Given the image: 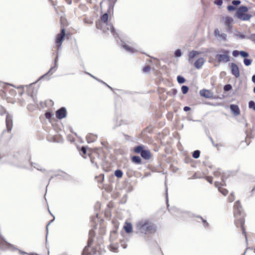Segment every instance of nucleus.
<instances>
[{"mask_svg":"<svg viewBox=\"0 0 255 255\" xmlns=\"http://www.w3.org/2000/svg\"><path fill=\"white\" fill-rule=\"evenodd\" d=\"M246 214L244 212L241 203L237 201L234 206V216L235 218V224L236 227L239 229L247 239V233L245 228Z\"/></svg>","mask_w":255,"mask_h":255,"instance_id":"nucleus-1","label":"nucleus"},{"mask_svg":"<svg viewBox=\"0 0 255 255\" xmlns=\"http://www.w3.org/2000/svg\"><path fill=\"white\" fill-rule=\"evenodd\" d=\"M137 233L141 235H150L156 232V225L149 220H145L139 222L136 225Z\"/></svg>","mask_w":255,"mask_h":255,"instance_id":"nucleus-2","label":"nucleus"},{"mask_svg":"<svg viewBox=\"0 0 255 255\" xmlns=\"http://www.w3.org/2000/svg\"><path fill=\"white\" fill-rule=\"evenodd\" d=\"M248 11V8L247 7L242 6L237 9L235 16L241 20H248L251 18V15L247 13Z\"/></svg>","mask_w":255,"mask_h":255,"instance_id":"nucleus-3","label":"nucleus"},{"mask_svg":"<svg viewBox=\"0 0 255 255\" xmlns=\"http://www.w3.org/2000/svg\"><path fill=\"white\" fill-rule=\"evenodd\" d=\"M220 53L216 56V58L219 62L227 63L230 61V51L227 50L221 49Z\"/></svg>","mask_w":255,"mask_h":255,"instance_id":"nucleus-4","label":"nucleus"},{"mask_svg":"<svg viewBox=\"0 0 255 255\" xmlns=\"http://www.w3.org/2000/svg\"><path fill=\"white\" fill-rule=\"evenodd\" d=\"M65 29L64 28H62L61 29V31L59 33L57 34L56 38H55V44L56 47V49L58 50L62 45V42L64 40V38L65 37Z\"/></svg>","mask_w":255,"mask_h":255,"instance_id":"nucleus-5","label":"nucleus"},{"mask_svg":"<svg viewBox=\"0 0 255 255\" xmlns=\"http://www.w3.org/2000/svg\"><path fill=\"white\" fill-rule=\"evenodd\" d=\"M134 151L140 153L141 157L145 159H149L151 157V153L149 150H144L142 146H137L134 149Z\"/></svg>","mask_w":255,"mask_h":255,"instance_id":"nucleus-6","label":"nucleus"},{"mask_svg":"<svg viewBox=\"0 0 255 255\" xmlns=\"http://www.w3.org/2000/svg\"><path fill=\"white\" fill-rule=\"evenodd\" d=\"M93 241L94 238L89 237L87 245L84 249L82 255H93L95 253V250L91 248Z\"/></svg>","mask_w":255,"mask_h":255,"instance_id":"nucleus-7","label":"nucleus"},{"mask_svg":"<svg viewBox=\"0 0 255 255\" xmlns=\"http://www.w3.org/2000/svg\"><path fill=\"white\" fill-rule=\"evenodd\" d=\"M215 186L217 187L219 191L224 196H226L228 193V190L223 186H226L225 181L223 182H215Z\"/></svg>","mask_w":255,"mask_h":255,"instance_id":"nucleus-8","label":"nucleus"},{"mask_svg":"<svg viewBox=\"0 0 255 255\" xmlns=\"http://www.w3.org/2000/svg\"><path fill=\"white\" fill-rule=\"evenodd\" d=\"M67 111L65 108L62 107L56 112V117L58 119H62L66 117Z\"/></svg>","mask_w":255,"mask_h":255,"instance_id":"nucleus-9","label":"nucleus"},{"mask_svg":"<svg viewBox=\"0 0 255 255\" xmlns=\"http://www.w3.org/2000/svg\"><path fill=\"white\" fill-rule=\"evenodd\" d=\"M5 123L7 131L10 132L13 126V121L12 117L9 114L6 115Z\"/></svg>","mask_w":255,"mask_h":255,"instance_id":"nucleus-10","label":"nucleus"},{"mask_svg":"<svg viewBox=\"0 0 255 255\" xmlns=\"http://www.w3.org/2000/svg\"><path fill=\"white\" fill-rule=\"evenodd\" d=\"M200 94L202 97L206 98H212L213 97V92L209 90L203 89L200 91Z\"/></svg>","mask_w":255,"mask_h":255,"instance_id":"nucleus-11","label":"nucleus"},{"mask_svg":"<svg viewBox=\"0 0 255 255\" xmlns=\"http://www.w3.org/2000/svg\"><path fill=\"white\" fill-rule=\"evenodd\" d=\"M213 175L215 177H220L222 180L221 182L224 183L225 179V175L224 173L221 171L220 169H217L213 172Z\"/></svg>","mask_w":255,"mask_h":255,"instance_id":"nucleus-12","label":"nucleus"},{"mask_svg":"<svg viewBox=\"0 0 255 255\" xmlns=\"http://www.w3.org/2000/svg\"><path fill=\"white\" fill-rule=\"evenodd\" d=\"M231 71L233 75H234L236 78L240 77V71L239 67L235 63H232L231 65Z\"/></svg>","mask_w":255,"mask_h":255,"instance_id":"nucleus-13","label":"nucleus"},{"mask_svg":"<svg viewBox=\"0 0 255 255\" xmlns=\"http://www.w3.org/2000/svg\"><path fill=\"white\" fill-rule=\"evenodd\" d=\"M201 53L200 52L195 51V50H192L191 51H190L188 53V61L190 63L192 64L193 62L194 58L195 57H196L197 55L200 54Z\"/></svg>","mask_w":255,"mask_h":255,"instance_id":"nucleus-14","label":"nucleus"},{"mask_svg":"<svg viewBox=\"0 0 255 255\" xmlns=\"http://www.w3.org/2000/svg\"><path fill=\"white\" fill-rule=\"evenodd\" d=\"M223 19L225 24L229 28V29H231L232 28V23L234 21L233 18L230 16H225L223 17Z\"/></svg>","mask_w":255,"mask_h":255,"instance_id":"nucleus-15","label":"nucleus"},{"mask_svg":"<svg viewBox=\"0 0 255 255\" xmlns=\"http://www.w3.org/2000/svg\"><path fill=\"white\" fill-rule=\"evenodd\" d=\"M205 59L203 58H198L194 63V66L197 69L201 68L204 65Z\"/></svg>","mask_w":255,"mask_h":255,"instance_id":"nucleus-16","label":"nucleus"},{"mask_svg":"<svg viewBox=\"0 0 255 255\" xmlns=\"http://www.w3.org/2000/svg\"><path fill=\"white\" fill-rule=\"evenodd\" d=\"M230 109L232 112L235 115L238 116L240 114V110L239 107L236 105H231Z\"/></svg>","mask_w":255,"mask_h":255,"instance_id":"nucleus-17","label":"nucleus"},{"mask_svg":"<svg viewBox=\"0 0 255 255\" xmlns=\"http://www.w3.org/2000/svg\"><path fill=\"white\" fill-rule=\"evenodd\" d=\"M124 229L126 233H130L132 231V226L131 223L126 222L124 226Z\"/></svg>","mask_w":255,"mask_h":255,"instance_id":"nucleus-18","label":"nucleus"},{"mask_svg":"<svg viewBox=\"0 0 255 255\" xmlns=\"http://www.w3.org/2000/svg\"><path fill=\"white\" fill-rule=\"evenodd\" d=\"M60 23H61V29L62 28L65 27V26H66L68 25V23L67 21V19L63 17H61L60 18Z\"/></svg>","mask_w":255,"mask_h":255,"instance_id":"nucleus-19","label":"nucleus"},{"mask_svg":"<svg viewBox=\"0 0 255 255\" xmlns=\"http://www.w3.org/2000/svg\"><path fill=\"white\" fill-rule=\"evenodd\" d=\"M131 160L133 162L136 164H141V159L140 157L138 156H134L131 158Z\"/></svg>","mask_w":255,"mask_h":255,"instance_id":"nucleus-20","label":"nucleus"},{"mask_svg":"<svg viewBox=\"0 0 255 255\" xmlns=\"http://www.w3.org/2000/svg\"><path fill=\"white\" fill-rule=\"evenodd\" d=\"M109 15L107 13H104L102 16H101V20L102 21H103L104 23H106V24L108 23V19Z\"/></svg>","mask_w":255,"mask_h":255,"instance_id":"nucleus-21","label":"nucleus"},{"mask_svg":"<svg viewBox=\"0 0 255 255\" xmlns=\"http://www.w3.org/2000/svg\"><path fill=\"white\" fill-rule=\"evenodd\" d=\"M115 175L118 178H121L123 175V173L121 170H117L115 172Z\"/></svg>","mask_w":255,"mask_h":255,"instance_id":"nucleus-22","label":"nucleus"},{"mask_svg":"<svg viewBox=\"0 0 255 255\" xmlns=\"http://www.w3.org/2000/svg\"><path fill=\"white\" fill-rule=\"evenodd\" d=\"M118 247L117 245L111 244L110 246V248L111 251L114 252H117V251L118 250Z\"/></svg>","mask_w":255,"mask_h":255,"instance_id":"nucleus-23","label":"nucleus"},{"mask_svg":"<svg viewBox=\"0 0 255 255\" xmlns=\"http://www.w3.org/2000/svg\"><path fill=\"white\" fill-rule=\"evenodd\" d=\"M235 199V195L233 193H231L230 195L229 196L228 198V201L229 202H233Z\"/></svg>","mask_w":255,"mask_h":255,"instance_id":"nucleus-24","label":"nucleus"},{"mask_svg":"<svg viewBox=\"0 0 255 255\" xmlns=\"http://www.w3.org/2000/svg\"><path fill=\"white\" fill-rule=\"evenodd\" d=\"M200 151L197 150L193 152L192 156L194 158H198L200 156Z\"/></svg>","mask_w":255,"mask_h":255,"instance_id":"nucleus-25","label":"nucleus"},{"mask_svg":"<svg viewBox=\"0 0 255 255\" xmlns=\"http://www.w3.org/2000/svg\"><path fill=\"white\" fill-rule=\"evenodd\" d=\"M83 20L85 23L88 24H91L93 23V20L90 18L85 17L84 18Z\"/></svg>","mask_w":255,"mask_h":255,"instance_id":"nucleus-26","label":"nucleus"},{"mask_svg":"<svg viewBox=\"0 0 255 255\" xmlns=\"http://www.w3.org/2000/svg\"><path fill=\"white\" fill-rule=\"evenodd\" d=\"M177 81L180 84H182L185 82V79L183 77L178 76L177 77Z\"/></svg>","mask_w":255,"mask_h":255,"instance_id":"nucleus-27","label":"nucleus"},{"mask_svg":"<svg viewBox=\"0 0 255 255\" xmlns=\"http://www.w3.org/2000/svg\"><path fill=\"white\" fill-rule=\"evenodd\" d=\"M189 88L186 86H183L181 88V91L183 94H185L188 91Z\"/></svg>","mask_w":255,"mask_h":255,"instance_id":"nucleus-28","label":"nucleus"},{"mask_svg":"<svg viewBox=\"0 0 255 255\" xmlns=\"http://www.w3.org/2000/svg\"><path fill=\"white\" fill-rule=\"evenodd\" d=\"M249 107L251 109H253L255 111V103L253 101H251L249 103Z\"/></svg>","mask_w":255,"mask_h":255,"instance_id":"nucleus-29","label":"nucleus"},{"mask_svg":"<svg viewBox=\"0 0 255 255\" xmlns=\"http://www.w3.org/2000/svg\"><path fill=\"white\" fill-rule=\"evenodd\" d=\"M81 154H82V156L86 157V148L85 147H82L81 149Z\"/></svg>","mask_w":255,"mask_h":255,"instance_id":"nucleus-30","label":"nucleus"},{"mask_svg":"<svg viewBox=\"0 0 255 255\" xmlns=\"http://www.w3.org/2000/svg\"><path fill=\"white\" fill-rule=\"evenodd\" d=\"M53 116V114L51 112H46L45 114V116L46 118L49 119V120L52 118V117Z\"/></svg>","mask_w":255,"mask_h":255,"instance_id":"nucleus-31","label":"nucleus"},{"mask_svg":"<svg viewBox=\"0 0 255 255\" xmlns=\"http://www.w3.org/2000/svg\"><path fill=\"white\" fill-rule=\"evenodd\" d=\"M244 64H245V65L246 66H249L252 63V60H250V59H245L244 60Z\"/></svg>","mask_w":255,"mask_h":255,"instance_id":"nucleus-32","label":"nucleus"},{"mask_svg":"<svg viewBox=\"0 0 255 255\" xmlns=\"http://www.w3.org/2000/svg\"><path fill=\"white\" fill-rule=\"evenodd\" d=\"M199 218L201 219L203 224V225L205 227H208L209 226V224L208 223V222L206 221V220H204L202 217H199Z\"/></svg>","mask_w":255,"mask_h":255,"instance_id":"nucleus-33","label":"nucleus"},{"mask_svg":"<svg viewBox=\"0 0 255 255\" xmlns=\"http://www.w3.org/2000/svg\"><path fill=\"white\" fill-rule=\"evenodd\" d=\"M240 54L244 57H247L249 56V54L246 51H241L240 52Z\"/></svg>","mask_w":255,"mask_h":255,"instance_id":"nucleus-34","label":"nucleus"},{"mask_svg":"<svg viewBox=\"0 0 255 255\" xmlns=\"http://www.w3.org/2000/svg\"><path fill=\"white\" fill-rule=\"evenodd\" d=\"M231 89H232V86L230 84L226 85L224 87V89L226 91H230V90H231Z\"/></svg>","mask_w":255,"mask_h":255,"instance_id":"nucleus-35","label":"nucleus"},{"mask_svg":"<svg viewBox=\"0 0 255 255\" xmlns=\"http://www.w3.org/2000/svg\"><path fill=\"white\" fill-rule=\"evenodd\" d=\"M214 3L218 6H221V5H222V4L223 3V0H215V1H214Z\"/></svg>","mask_w":255,"mask_h":255,"instance_id":"nucleus-36","label":"nucleus"},{"mask_svg":"<svg viewBox=\"0 0 255 255\" xmlns=\"http://www.w3.org/2000/svg\"><path fill=\"white\" fill-rule=\"evenodd\" d=\"M150 70V66L149 65L145 66L143 67L142 70L144 72H148Z\"/></svg>","mask_w":255,"mask_h":255,"instance_id":"nucleus-37","label":"nucleus"},{"mask_svg":"<svg viewBox=\"0 0 255 255\" xmlns=\"http://www.w3.org/2000/svg\"><path fill=\"white\" fill-rule=\"evenodd\" d=\"M95 236V232L94 230H90L89 233V237L94 238Z\"/></svg>","mask_w":255,"mask_h":255,"instance_id":"nucleus-38","label":"nucleus"},{"mask_svg":"<svg viewBox=\"0 0 255 255\" xmlns=\"http://www.w3.org/2000/svg\"><path fill=\"white\" fill-rule=\"evenodd\" d=\"M206 180L209 182L210 183L212 184L213 182V178L212 176H206L205 177Z\"/></svg>","mask_w":255,"mask_h":255,"instance_id":"nucleus-39","label":"nucleus"},{"mask_svg":"<svg viewBox=\"0 0 255 255\" xmlns=\"http://www.w3.org/2000/svg\"><path fill=\"white\" fill-rule=\"evenodd\" d=\"M221 39L223 40H226V34L225 33H221L220 36H219Z\"/></svg>","mask_w":255,"mask_h":255,"instance_id":"nucleus-40","label":"nucleus"},{"mask_svg":"<svg viewBox=\"0 0 255 255\" xmlns=\"http://www.w3.org/2000/svg\"><path fill=\"white\" fill-rule=\"evenodd\" d=\"M235 7L233 6V5H228L227 6V9L228 10V11H234L235 10Z\"/></svg>","mask_w":255,"mask_h":255,"instance_id":"nucleus-41","label":"nucleus"},{"mask_svg":"<svg viewBox=\"0 0 255 255\" xmlns=\"http://www.w3.org/2000/svg\"><path fill=\"white\" fill-rule=\"evenodd\" d=\"M232 4L235 5H238L241 3V1L239 0H235L232 1Z\"/></svg>","mask_w":255,"mask_h":255,"instance_id":"nucleus-42","label":"nucleus"},{"mask_svg":"<svg viewBox=\"0 0 255 255\" xmlns=\"http://www.w3.org/2000/svg\"><path fill=\"white\" fill-rule=\"evenodd\" d=\"M220 31L218 29H216L214 30V34L216 37H219L220 35Z\"/></svg>","mask_w":255,"mask_h":255,"instance_id":"nucleus-43","label":"nucleus"},{"mask_svg":"<svg viewBox=\"0 0 255 255\" xmlns=\"http://www.w3.org/2000/svg\"><path fill=\"white\" fill-rule=\"evenodd\" d=\"M124 47L126 49H127V50H128V51H130L131 52H133V49L132 48H131V47H129V46H127V45H124Z\"/></svg>","mask_w":255,"mask_h":255,"instance_id":"nucleus-44","label":"nucleus"},{"mask_svg":"<svg viewBox=\"0 0 255 255\" xmlns=\"http://www.w3.org/2000/svg\"><path fill=\"white\" fill-rule=\"evenodd\" d=\"M240 54V52H239L238 50H234L233 52V55L234 57H237Z\"/></svg>","mask_w":255,"mask_h":255,"instance_id":"nucleus-45","label":"nucleus"},{"mask_svg":"<svg viewBox=\"0 0 255 255\" xmlns=\"http://www.w3.org/2000/svg\"><path fill=\"white\" fill-rule=\"evenodd\" d=\"M251 40L255 43V34H252L250 36Z\"/></svg>","mask_w":255,"mask_h":255,"instance_id":"nucleus-46","label":"nucleus"},{"mask_svg":"<svg viewBox=\"0 0 255 255\" xmlns=\"http://www.w3.org/2000/svg\"><path fill=\"white\" fill-rule=\"evenodd\" d=\"M175 55L177 57H179L181 55V52L180 50H177L175 52Z\"/></svg>","mask_w":255,"mask_h":255,"instance_id":"nucleus-47","label":"nucleus"},{"mask_svg":"<svg viewBox=\"0 0 255 255\" xmlns=\"http://www.w3.org/2000/svg\"><path fill=\"white\" fill-rule=\"evenodd\" d=\"M190 110V108L189 107H185L184 108V111H185V112H187V111H189Z\"/></svg>","mask_w":255,"mask_h":255,"instance_id":"nucleus-48","label":"nucleus"},{"mask_svg":"<svg viewBox=\"0 0 255 255\" xmlns=\"http://www.w3.org/2000/svg\"><path fill=\"white\" fill-rule=\"evenodd\" d=\"M252 81L255 83V75H253L252 77Z\"/></svg>","mask_w":255,"mask_h":255,"instance_id":"nucleus-49","label":"nucleus"},{"mask_svg":"<svg viewBox=\"0 0 255 255\" xmlns=\"http://www.w3.org/2000/svg\"><path fill=\"white\" fill-rule=\"evenodd\" d=\"M252 194H254L255 192V186L252 189Z\"/></svg>","mask_w":255,"mask_h":255,"instance_id":"nucleus-50","label":"nucleus"},{"mask_svg":"<svg viewBox=\"0 0 255 255\" xmlns=\"http://www.w3.org/2000/svg\"><path fill=\"white\" fill-rule=\"evenodd\" d=\"M87 141H88V142H92V140H90L89 139V137H88V136H87Z\"/></svg>","mask_w":255,"mask_h":255,"instance_id":"nucleus-51","label":"nucleus"},{"mask_svg":"<svg viewBox=\"0 0 255 255\" xmlns=\"http://www.w3.org/2000/svg\"><path fill=\"white\" fill-rule=\"evenodd\" d=\"M96 26L98 28H100L97 23L96 24Z\"/></svg>","mask_w":255,"mask_h":255,"instance_id":"nucleus-52","label":"nucleus"},{"mask_svg":"<svg viewBox=\"0 0 255 255\" xmlns=\"http://www.w3.org/2000/svg\"><path fill=\"white\" fill-rule=\"evenodd\" d=\"M101 178H102V180H104V176H102V177H101Z\"/></svg>","mask_w":255,"mask_h":255,"instance_id":"nucleus-53","label":"nucleus"},{"mask_svg":"<svg viewBox=\"0 0 255 255\" xmlns=\"http://www.w3.org/2000/svg\"><path fill=\"white\" fill-rule=\"evenodd\" d=\"M254 92L255 93V87L254 88Z\"/></svg>","mask_w":255,"mask_h":255,"instance_id":"nucleus-54","label":"nucleus"},{"mask_svg":"<svg viewBox=\"0 0 255 255\" xmlns=\"http://www.w3.org/2000/svg\"><path fill=\"white\" fill-rule=\"evenodd\" d=\"M254 251H255V249H254Z\"/></svg>","mask_w":255,"mask_h":255,"instance_id":"nucleus-55","label":"nucleus"}]
</instances>
